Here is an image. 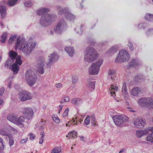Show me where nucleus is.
Returning a JSON list of instances; mask_svg holds the SVG:
<instances>
[{"mask_svg":"<svg viewBox=\"0 0 153 153\" xmlns=\"http://www.w3.org/2000/svg\"><path fill=\"white\" fill-rule=\"evenodd\" d=\"M112 118L115 124L119 127L123 126L124 123L128 120L127 117L123 115H114Z\"/></svg>","mask_w":153,"mask_h":153,"instance_id":"8","label":"nucleus"},{"mask_svg":"<svg viewBox=\"0 0 153 153\" xmlns=\"http://www.w3.org/2000/svg\"><path fill=\"white\" fill-rule=\"evenodd\" d=\"M36 45L35 42H25V39L21 37L17 39L15 49L21 50L25 54L28 55L33 50Z\"/></svg>","mask_w":153,"mask_h":153,"instance_id":"1","label":"nucleus"},{"mask_svg":"<svg viewBox=\"0 0 153 153\" xmlns=\"http://www.w3.org/2000/svg\"><path fill=\"white\" fill-rule=\"evenodd\" d=\"M147 26L146 23H140L138 25V27L140 29L144 28Z\"/></svg>","mask_w":153,"mask_h":153,"instance_id":"45","label":"nucleus"},{"mask_svg":"<svg viewBox=\"0 0 153 153\" xmlns=\"http://www.w3.org/2000/svg\"><path fill=\"white\" fill-rule=\"evenodd\" d=\"M95 82L94 81H88L87 84L88 86L92 89H94L95 88Z\"/></svg>","mask_w":153,"mask_h":153,"instance_id":"33","label":"nucleus"},{"mask_svg":"<svg viewBox=\"0 0 153 153\" xmlns=\"http://www.w3.org/2000/svg\"><path fill=\"white\" fill-rule=\"evenodd\" d=\"M33 97L31 93L26 91H22L19 94L18 98L21 101H25L30 100Z\"/></svg>","mask_w":153,"mask_h":153,"instance_id":"11","label":"nucleus"},{"mask_svg":"<svg viewBox=\"0 0 153 153\" xmlns=\"http://www.w3.org/2000/svg\"><path fill=\"white\" fill-rule=\"evenodd\" d=\"M8 84L7 85V87H8L9 88H10L11 87V80L10 79H9L8 80Z\"/></svg>","mask_w":153,"mask_h":153,"instance_id":"55","label":"nucleus"},{"mask_svg":"<svg viewBox=\"0 0 153 153\" xmlns=\"http://www.w3.org/2000/svg\"><path fill=\"white\" fill-rule=\"evenodd\" d=\"M25 118L23 116L20 117L18 119L17 118L16 124L21 128L23 127L24 124L22 123L25 121Z\"/></svg>","mask_w":153,"mask_h":153,"instance_id":"20","label":"nucleus"},{"mask_svg":"<svg viewBox=\"0 0 153 153\" xmlns=\"http://www.w3.org/2000/svg\"><path fill=\"white\" fill-rule=\"evenodd\" d=\"M118 90L119 88L117 86H114L113 85H111L109 88V91L111 96L114 97L116 96L115 91H117Z\"/></svg>","mask_w":153,"mask_h":153,"instance_id":"18","label":"nucleus"},{"mask_svg":"<svg viewBox=\"0 0 153 153\" xmlns=\"http://www.w3.org/2000/svg\"><path fill=\"white\" fill-rule=\"evenodd\" d=\"M2 140L0 138V149H2L4 148V145L2 143Z\"/></svg>","mask_w":153,"mask_h":153,"instance_id":"50","label":"nucleus"},{"mask_svg":"<svg viewBox=\"0 0 153 153\" xmlns=\"http://www.w3.org/2000/svg\"><path fill=\"white\" fill-rule=\"evenodd\" d=\"M148 133V130H139L136 131V134L137 137L140 138L143 135H146Z\"/></svg>","mask_w":153,"mask_h":153,"instance_id":"21","label":"nucleus"},{"mask_svg":"<svg viewBox=\"0 0 153 153\" xmlns=\"http://www.w3.org/2000/svg\"><path fill=\"white\" fill-rule=\"evenodd\" d=\"M14 60L10 58L5 64V66L6 68L8 67L13 62Z\"/></svg>","mask_w":153,"mask_h":153,"instance_id":"34","label":"nucleus"},{"mask_svg":"<svg viewBox=\"0 0 153 153\" xmlns=\"http://www.w3.org/2000/svg\"><path fill=\"white\" fill-rule=\"evenodd\" d=\"M90 120L91 121V123L94 126L96 125L95 122V116L94 114H92L90 116Z\"/></svg>","mask_w":153,"mask_h":153,"instance_id":"40","label":"nucleus"},{"mask_svg":"<svg viewBox=\"0 0 153 153\" xmlns=\"http://www.w3.org/2000/svg\"><path fill=\"white\" fill-rule=\"evenodd\" d=\"M16 35L13 36L12 37H11L8 40V42L9 44L13 42L16 39Z\"/></svg>","mask_w":153,"mask_h":153,"instance_id":"44","label":"nucleus"},{"mask_svg":"<svg viewBox=\"0 0 153 153\" xmlns=\"http://www.w3.org/2000/svg\"><path fill=\"white\" fill-rule=\"evenodd\" d=\"M149 130L152 131L151 134H149L146 137V141L151 143L153 142V127L151 128Z\"/></svg>","mask_w":153,"mask_h":153,"instance_id":"23","label":"nucleus"},{"mask_svg":"<svg viewBox=\"0 0 153 153\" xmlns=\"http://www.w3.org/2000/svg\"><path fill=\"white\" fill-rule=\"evenodd\" d=\"M44 64V60L43 58H41L37 61V67L38 72L41 74H43L44 72L43 65Z\"/></svg>","mask_w":153,"mask_h":153,"instance_id":"13","label":"nucleus"},{"mask_svg":"<svg viewBox=\"0 0 153 153\" xmlns=\"http://www.w3.org/2000/svg\"><path fill=\"white\" fill-rule=\"evenodd\" d=\"M128 47H129V49L131 51L133 49V45L132 43L130 42H129L128 44Z\"/></svg>","mask_w":153,"mask_h":153,"instance_id":"51","label":"nucleus"},{"mask_svg":"<svg viewBox=\"0 0 153 153\" xmlns=\"http://www.w3.org/2000/svg\"><path fill=\"white\" fill-rule=\"evenodd\" d=\"M63 107V106L62 105H60L59 107V113H60V112L62 111Z\"/></svg>","mask_w":153,"mask_h":153,"instance_id":"59","label":"nucleus"},{"mask_svg":"<svg viewBox=\"0 0 153 153\" xmlns=\"http://www.w3.org/2000/svg\"><path fill=\"white\" fill-rule=\"evenodd\" d=\"M30 139H31V140H33L35 137V135L34 134H30Z\"/></svg>","mask_w":153,"mask_h":153,"instance_id":"57","label":"nucleus"},{"mask_svg":"<svg viewBox=\"0 0 153 153\" xmlns=\"http://www.w3.org/2000/svg\"><path fill=\"white\" fill-rule=\"evenodd\" d=\"M56 87L57 88H59L62 87V85L60 83H57L56 85Z\"/></svg>","mask_w":153,"mask_h":153,"instance_id":"58","label":"nucleus"},{"mask_svg":"<svg viewBox=\"0 0 153 153\" xmlns=\"http://www.w3.org/2000/svg\"><path fill=\"white\" fill-rule=\"evenodd\" d=\"M50 9L45 8H42L40 9L37 11V13L39 15H42L44 13L49 12Z\"/></svg>","mask_w":153,"mask_h":153,"instance_id":"26","label":"nucleus"},{"mask_svg":"<svg viewBox=\"0 0 153 153\" xmlns=\"http://www.w3.org/2000/svg\"><path fill=\"white\" fill-rule=\"evenodd\" d=\"M22 63V61L21 59V57L20 56H18L16 58L15 63H14L12 65L11 69L13 71L14 74H16L19 70V67L17 65H21Z\"/></svg>","mask_w":153,"mask_h":153,"instance_id":"12","label":"nucleus"},{"mask_svg":"<svg viewBox=\"0 0 153 153\" xmlns=\"http://www.w3.org/2000/svg\"><path fill=\"white\" fill-rule=\"evenodd\" d=\"M98 53L92 47H88L84 53V60L88 62L94 61L98 57Z\"/></svg>","mask_w":153,"mask_h":153,"instance_id":"2","label":"nucleus"},{"mask_svg":"<svg viewBox=\"0 0 153 153\" xmlns=\"http://www.w3.org/2000/svg\"><path fill=\"white\" fill-rule=\"evenodd\" d=\"M66 24L63 19L61 20L54 28V30L57 34H61L66 28Z\"/></svg>","mask_w":153,"mask_h":153,"instance_id":"10","label":"nucleus"},{"mask_svg":"<svg viewBox=\"0 0 153 153\" xmlns=\"http://www.w3.org/2000/svg\"><path fill=\"white\" fill-rule=\"evenodd\" d=\"M77 133L75 131H72L69 132L68 135L70 137L76 138L77 137Z\"/></svg>","mask_w":153,"mask_h":153,"instance_id":"38","label":"nucleus"},{"mask_svg":"<svg viewBox=\"0 0 153 153\" xmlns=\"http://www.w3.org/2000/svg\"><path fill=\"white\" fill-rule=\"evenodd\" d=\"M4 91V88L2 87L0 88V96L2 95Z\"/></svg>","mask_w":153,"mask_h":153,"instance_id":"56","label":"nucleus"},{"mask_svg":"<svg viewBox=\"0 0 153 153\" xmlns=\"http://www.w3.org/2000/svg\"><path fill=\"white\" fill-rule=\"evenodd\" d=\"M26 140L25 139L22 140L21 141V143H25V142H26Z\"/></svg>","mask_w":153,"mask_h":153,"instance_id":"63","label":"nucleus"},{"mask_svg":"<svg viewBox=\"0 0 153 153\" xmlns=\"http://www.w3.org/2000/svg\"><path fill=\"white\" fill-rule=\"evenodd\" d=\"M128 110L131 112H135V111L133 110V108H130V107H128Z\"/></svg>","mask_w":153,"mask_h":153,"instance_id":"62","label":"nucleus"},{"mask_svg":"<svg viewBox=\"0 0 153 153\" xmlns=\"http://www.w3.org/2000/svg\"><path fill=\"white\" fill-rule=\"evenodd\" d=\"M40 134L42 135L41 138L39 139V143L40 144H42L43 142V138L45 136V134H43V132H41Z\"/></svg>","mask_w":153,"mask_h":153,"instance_id":"43","label":"nucleus"},{"mask_svg":"<svg viewBox=\"0 0 153 153\" xmlns=\"http://www.w3.org/2000/svg\"><path fill=\"white\" fill-rule=\"evenodd\" d=\"M53 121L57 123H59L60 122V120L58 118L57 115H53L52 117Z\"/></svg>","mask_w":153,"mask_h":153,"instance_id":"37","label":"nucleus"},{"mask_svg":"<svg viewBox=\"0 0 153 153\" xmlns=\"http://www.w3.org/2000/svg\"><path fill=\"white\" fill-rule=\"evenodd\" d=\"M0 12L1 18H4L6 15V8L4 6H0Z\"/></svg>","mask_w":153,"mask_h":153,"instance_id":"27","label":"nucleus"},{"mask_svg":"<svg viewBox=\"0 0 153 153\" xmlns=\"http://www.w3.org/2000/svg\"><path fill=\"white\" fill-rule=\"evenodd\" d=\"M25 79L29 86H32L36 82L37 77L31 70L29 69L25 73Z\"/></svg>","mask_w":153,"mask_h":153,"instance_id":"4","label":"nucleus"},{"mask_svg":"<svg viewBox=\"0 0 153 153\" xmlns=\"http://www.w3.org/2000/svg\"><path fill=\"white\" fill-rule=\"evenodd\" d=\"M146 34L148 36L153 35V29L150 28L148 29L146 32Z\"/></svg>","mask_w":153,"mask_h":153,"instance_id":"42","label":"nucleus"},{"mask_svg":"<svg viewBox=\"0 0 153 153\" xmlns=\"http://www.w3.org/2000/svg\"><path fill=\"white\" fill-rule=\"evenodd\" d=\"M139 105L142 107H146L149 109L153 108V99L150 97H143L139 99L137 101Z\"/></svg>","mask_w":153,"mask_h":153,"instance_id":"6","label":"nucleus"},{"mask_svg":"<svg viewBox=\"0 0 153 153\" xmlns=\"http://www.w3.org/2000/svg\"><path fill=\"white\" fill-rule=\"evenodd\" d=\"M65 50L70 56L72 57L73 56L74 51L73 48L66 47L65 48Z\"/></svg>","mask_w":153,"mask_h":153,"instance_id":"22","label":"nucleus"},{"mask_svg":"<svg viewBox=\"0 0 153 153\" xmlns=\"http://www.w3.org/2000/svg\"><path fill=\"white\" fill-rule=\"evenodd\" d=\"M145 19L148 21H153V15L150 13H147L145 16Z\"/></svg>","mask_w":153,"mask_h":153,"instance_id":"30","label":"nucleus"},{"mask_svg":"<svg viewBox=\"0 0 153 153\" xmlns=\"http://www.w3.org/2000/svg\"><path fill=\"white\" fill-rule=\"evenodd\" d=\"M25 5L27 7H30L32 5V3L29 1H27L25 3Z\"/></svg>","mask_w":153,"mask_h":153,"instance_id":"52","label":"nucleus"},{"mask_svg":"<svg viewBox=\"0 0 153 153\" xmlns=\"http://www.w3.org/2000/svg\"><path fill=\"white\" fill-rule=\"evenodd\" d=\"M17 53L13 51H11L9 52V56L10 58L14 60H15L16 59V57H17Z\"/></svg>","mask_w":153,"mask_h":153,"instance_id":"29","label":"nucleus"},{"mask_svg":"<svg viewBox=\"0 0 153 153\" xmlns=\"http://www.w3.org/2000/svg\"><path fill=\"white\" fill-rule=\"evenodd\" d=\"M23 113L27 119H30L33 116V112L32 108H27L24 109Z\"/></svg>","mask_w":153,"mask_h":153,"instance_id":"15","label":"nucleus"},{"mask_svg":"<svg viewBox=\"0 0 153 153\" xmlns=\"http://www.w3.org/2000/svg\"><path fill=\"white\" fill-rule=\"evenodd\" d=\"M115 72L114 70H110L108 71V79H111L112 80H115V76H114V74Z\"/></svg>","mask_w":153,"mask_h":153,"instance_id":"24","label":"nucleus"},{"mask_svg":"<svg viewBox=\"0 0 153 153\" xmlns=\"http://www.w3.org/2000/svg\"><path fill=\"white\" fill-rule=\"evenodd\" d=\"M51 153H61V149L60 148H54L51 151Z\"/></svg>","mask_w":153,"mask_h":153,"instance_id":"35","label":"nucleus"},{"mask_svg":"<svg viewBox=\"0 0 153 153\" xmlns=\"http://www.w3.org/2000/svg\"><path fill=\"white\" fill-rule=\"evenodd\" d=\"M7 119L8 120L16 124L17 117L13 115H9L8 116Z\"/></svg>","mask_w":153,"mask_h":153,"instance_id":"25","label":"nucleus"},{"mask_svg":"<svg viewBox=\"0 0 153 153\" xmlns=\"http://www.w3.org/2000/svg\"><path fill=\"white\" fill-rule=\"evenodd\" d=\"M63 101L65 102H67L69 100V97L68 96H65L63 98Z\"/></svg>","mask_w":153,"mask_h":153,"instance_id":"53","label":"nucleus"},{"mask_svg":"<svg viewBox=\"0 0 153 153\" xmlns=\"http://www.w3.org/2000/svg\"><path fill=\"white\" fill-rule=\"evenodd\" d=\"M3 102V100L2 99L0 98V106L1 105Z\"/></svg>","mask_w":153,"mask_h":153,"instance_id":"64","label":"nucleus"},{"mask_svg":"<svg viewBox=\"0 0 153 153\" xmlns=\"http://www.w3.org/2000/svg\"><path fill=\"white\" fill-rule=\"evenodd\" d=\"M0 134L3 136H8L9 135L7 129L6 128L1 129L0 130Z\"/></svg>","mask_w":153,"mask_h":153,"instance_id":"32","label":"nucleus"},{"mask_svg":"<svg viewBox=\"0 0 153 153\" xmlns=\"http://www.w3.org/2000/svg\"><path fill=\"white\" fill-rule=\"evenodd\" d=\"M130 94L135 97H138L142 94L141 89L138 87L133 88L130 91Z\"/></svg>","mask_w":153,"mask_h":153,"instance_id":"17","label":"nucleus"},{"mask_svg":"<svg viewBox=\"0 0 153 153\" xmlns=\"http://www.w3.org/2000/svg\"><path fill=\"white\" fill-rule=\"evenodd\" d=\"M9 143L10 146H12L14 143V141L13 139L10 138L9 139Z\"/></svg>","mask_w":153,"mask_h":153,"instance_id":"54","label":"nucleus"},{"mask_svg":"<svg viewBox=\"0 0 153 153\" xmlns=\"http://www.w3.org/2000/svg\"><path fill=\"white\" fill-rule=\"evenodd\" d=\"M69 111V109L67 108L65 110L62 114V116L64 117H67L68 115V113Z\"/></svg>","mask_w":153,"mask_h":153,"instance_id":"46","label":"nucleus"},{"mask_svg":"<svg viewBox=\"0 0 153 153\" xmlns=\"http://www.w3.org/2000/svg\"><path fill=\"white\" fill-rule=\"evenodd\" d=\"M49 62L50 63H52L57 61L59 56L58 54L55 52L52 53L49 56Z\"/></svg>","mask_w":153,"mask_h":153,"instance_id":"19","label":"nucleus"},{"mask_svg":"<svg viewBox=\"0 0 153 153\" xmlns=\"http://www.w3.org/2000/svg\"><path fill=\"white\" fill-rule=\"evenodd\" d=\"M129 59V55L127 51L122 50L119 52L118 56L115 59L116 63H121L128 61Z\"/></svg>","mask_w":153,"mask_h":153,"instance_id":"7","label":"nucleus"},{"mask_svg":"<svg viewBox=\"0 0 153 153\" xmlns=\"http://www.w3.org/2000/svg\"><path fill=\"white\" fill-rule=\"evenodd\" d=\"M72 103L74 105H77L82 103V101L78 98H74L71 100Z\"/></svg>","mask_w":153,"mask_h":153,"instance_id":"28","label":"nucleus"},{"mask_svg":"<svg viewBox=\"0 0 153 153\" xmlns=\"http://www.w3.org/2000/svg\"><path fill=\"white\" fill-rule=\"evenodd\" d=\"M140 76H136L135 77V80L136 81H138V80H139L140 79Z\"/></svg>","mask_w":153,"mask_h":153,"instance_id":"60","label":"nucleus"},{"mask_svg":"<svg viewBox=\"0 0 153 153\" xmlns=\"http://www.w3.org/2000/svg\"><path fill=\"white\" fill-rule=\"evenodd\" d=\"M56 18V16L55 15L45 14L42 16L40 24L42 26H47L50 25L52 22L55 21Z\"/></svg>","mask_w":153,"mask_h":153,"instance_id":"3","label":"nucleus"},{"mask_svg":"<svg viewBox=\"0 0 153 153\" xmlns=\"http://www.w3.org/2000/svg\"><path fill=\"white\" fill-rule=\"evenodd\" d=\"M121 92L122 95L124 98L126 99L128 98L129 95L127 89V84L126 82H124L123 83Z\"/></svg>","mask_w":153,"mask_h":153,"instance_id":"16","label":"nucleus"},{"mask_svg":"<svg viewBox=\"0 0 153 153\" xmlns=\"http://www.w3.org/2000/svg\"><path fill=\"white\" fill-rule=\"evenodd\" d=\"M116 51V48L114 46L112 47L109 50V51L112 53H115Z\"/></svg>","mask_w":153,"mask_h":153,"instance_id":"48","label":"nucleus"},{"mask_svg":"<svg viewBox=\"0 0 153 153\" xmlns=\"http://www.w3.org/2000/svg\"><path fill=\"white\" fill-rule=\"evenodd\" d=\"M82 27V25H81L80 26V29H79V28L77 27L75 29V30L76 31V32L77 33L79 34H81L82 33V31L81 30V27Z\"/></svg>","mask_w":153,"mask_h":153,"instance_id":"49","label":"nucleus"},{"mask_svg":"<svg viewBox=\"0 0 153 153\" xmlns=\"http://www.w3.org/2000/svg\"><path fill=\"white\" fill-rule=\"evenodd\" d=\"M139 64V62L138 60L137 59H133L130 63V65L134 67H136Z\"/></svg>","mask_w":153,"mask_h":153,"instance_id":"31","label":"nucleus"},{"mask_svg":"<svg viewBox=\"0 0 153 153\" xmlns=\"http://www.w3.org/2000/svg\"><path fill=\"white\" fill-rule=\"evenodd\" d=\"M19 0H8V4L9 6H12L15 5Z\"/></svg>","mask_w":153,"mask_h":153,"instance_id":"39","label":"nucleus"},{"mask_svg":"<svg viewBox=\"0 0 153 153\" xmlns=\"http://www.w3.org/2000/svg\"><path fill=\"white\" fill-rule=\"evenodd\" d=\"M102 63V59H100L96 62L93 63L89 68V74L91 75L97 74L99 73L100 68Z\"/></svg>","mask_w":153,"mask_h":153,"instance_id":"5","label":"nucleus"},{"mask_svg":"<svg viewBox=\"0 0 153 153\" xmlns=\"http://www.w3.org/2000/svg\"><path fill=\"white\" fill-rule=\"evenodd\" d=\"M134 123L135 127H140L144 126L146 123L145 120L140 118L137 117L134 120Z\"/></svg>","mask_w":153,"mask_h":153,"instance_id":"14","label":"nucleus"},{"mask_svg":"<svg viewBox=\"0 0 153 153\" xmlns=\"http://www.w3.org/2000/svg\"><path fill=\"white\" fill-rule=\"evenodd\" d=\"M90 122V117L89 115H88L85 118L84 121V123L86 125H88Z\"/></svg>","mask_w":153,"mask_h":153,"instance_id":"41","label":"nucleus"},{"mask_svg":"<svg viewBox=\"0 0 153 153\" xmlns=\"http://www.w3.org/2000/svg\"><path fill=\"white\" fill-rule=\"evenodd\" d=\"M57 10L59 14L62 15L64 14L65 17L71 20H72L75 18V16L70 13L68 8H65L62 9L59 6H57Z\"/></svg>","mask_w":153,"mask_h":153,"instance_id":"9","label":"nucleus"},{"mask_svg":"<svg viewBox=\"0 0 153 153\" xmlns=\"http://www.w3.org/2000/svg\"><path fill=\"white\" fill-rule=\"evenodd\" d=\"M78 80V77L76 76H74L73 77L72 81L74 84H75Z\"/></svg>","mask_w":153,"mask_h":153,"instance_id":"47","label":"nucleus"},{"mask_svg":"<svg viewBox=\"0 0 153 153\" xmlns=\"http://www.w3.org/2000/svg\"><path fill=\"white\" fill-rule=\"evenodd\" d=\"M7 33H4L1 36V41L2 43H4L7 38Z\"/></svg>","mask_w":153,"mask_h":153,"instance_id":"36","label":"nucleus"},{"mask_svg":"<svg viewBox=\"0 0 153 153\" xmlns=\"http://www.w3.org/2000/svg\"><path fill=\"white\" fill-rule=\"evenodd\" d=\"M14 87L16 89L18 90L20 88V86L19 85L16 84L14 85Z\"/></svg>","mask_w":153,"mask_h":153,"instance_id":"61","label":"nucleus"}]
</instances>
